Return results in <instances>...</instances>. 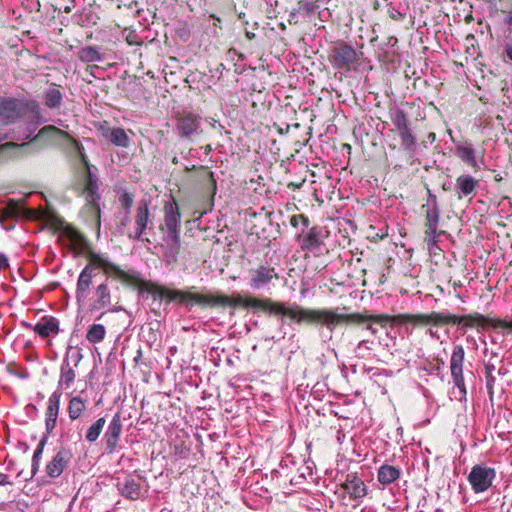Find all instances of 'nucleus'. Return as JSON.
Returning a JSON list of instances; mask_svg holds the SVG:
<instances>
[{
  "mask_svg": "<svg viewBox=\"0 0 512 512\" xmlns=\"http://www.w3.org/2000/svg\"><path fill=\"white\" fill-rule=\"evenodd\" d=\"M61 238L63 244L69 246L76 256L85 254L88 259V264L81 270L76 283L75 299L78 305H84L88 301L98 268L102 269L107 277H114L124 284L134 285L140 280L137 272L125 271L104 254L96 253L86 238L74 228H66Z\"/></svg>",
  "mask_w": 512,
  "mask_h": 512,
  "instance_id": "1",
  "label": "nucleus"
},
{
  "mask_svg": "<svg viewBox=\"0 0 512 512\" xmlns=\"http://www.w3.org/2000/svg\"><path fill=\"white\" fill-rule=\"evenodd\" d=\"M205 301L203 305L208 306H231L234 308L253 309L254 311H263L275 315H283L295 320L297 323L308 324V314L310 309L302 308L298 305L286 307L284 304L274 302L270 298L259 299L252 296H242L234 294L232 297L218 294H204Z\"/></svg>",
  "mask_w": 512,
  "mask_h": 512,
  "instance_id": "2",
  "label": "nucleus"
},
{
  "mask_svg": "<svg viewBox=\"0 0 512 512\" xmlns=\"http://www.w3.org/2000/svg\"><path fill=\"white\" fill-rule=\"evenodd\" d=\"M392 318L386 314H362V313H350V314H341L333 309H310L308 314V324H319L322 327L327 328L330 332L329 339L332 338V333L335 328L342 324H361L365 321L374 322L375 324H380L381 326H385Z\"/></svg>",
  "mask_w": 512,
  "mask_h": 512,
  "instance_id": "3",
  "label": "nucleus"
},
{
  "mask_svg": "<svg viewBox=\"0 0 512 512\" xmlns=\"http://www.w3.org/2000/svg\"><path fill=\"white\" fill-rule=\"evenodd\" d=\"M164 227L167 234L164 237L170 252L178 254L181 247L180 230H181V215L179 208L175 202H167L164 205Z\"/></svg>",
  "mask_w": 512,
  "mask_h": 512,
  "instance_id": "4",
  "label": "nucleus"
},
{
  "mask_svg": "<svg viewBox=\"0 0 512 512\" xmlns=\"http://www.w3.org/2000/svg\"><path fill=\"white\" fill-rule=\"evenodd\" d=\"M38 139H45L51 145L70 148L78 154L79 157L85 154L83 146L75 138L54 125H46L41 128L38 134L28 142V147Z\"/></svg>",
  "mask_w": 512,
  "mask_h": 512,
  "instance_id": "5",
  "label": "nucleus"
},
{
  "mask_svg": "<svg viewBox=\"0 0 512 512\" xmlns=\"http://www.w3.org/2000/svg\"><path fill=\"white\" fill-rule=\"evenodd\" d=\"M154 229V215L149 211V204L146 200L138 203L134 215L133 230L127 233L129 239L138 241H149L148 231Z\"/></svg>",
  "mask_w": 512,
  "mask_h": 512,
  "instance_id": "6",
  "label": "nucleus"
},
{
  "mask_svg": "<svg viewBox=\"0 0 512 512\" xmlns=\"http://www.w3.org/2000/svg\"><path fill=\"white\" fill-rule=\"evenodd\" d=\"M394 319L398 323H412L415 325L442 326L445 324L460 325L459 316L450 313L432 312L429 314H399Z\"/></svg>",
  "mask_w": 512,
  "mask_h": 512,
  "instance_id": "7",
  "label": "nucleus"
},
{
  "mask_svg": "<svg viewBox=\"0 0 512 512\" xmlns=\"http://www.w3.org/2000/svg\"><path fill=\"white\" fill-rule=\"evenodd\" d=\"M80 159L83 164L84 169V188L83 192L86 195V201L89 210H91L97 217L100 215V208L98 205V200L100 198L97 190H98V177L96 174L92 173L87 156L83 154L80 156Z\"/></svg>",
  "mask_w": 512,
  "mask_h": 512,
  "instance_id": "8",
  "label": "nucleus"
},
{
  "mask_svg": "<svg viewBox=\"0 0 512 512\" xmlns=\"http://www.w3.org/2000/svg\"><path fill=\"white\" fill-rule=\"evenodd\" d=\"M465 360V351L462 345H455L450 359V372L458 393L455 397L462 400L466 397V386L463 376V364Z\"/></svg>",
  "mask_w": 512,
  "mask_h": 512,
  "instance_id": "9",
  "label": "nucleus"
},
{
  "mask_svg": "<svg viewBox=\"0 0 512 512\" xmlns=\"http://www.w3.org/2000/svg\"><path fill=\"white\" fill-rule=\"evenodd\" d=\"M495 477L496 472L494 468L483 464H477L472 467L468 475V481L475 493H481L491 487Z\"/></svg>",
  "mask_w": 512,
  "mask_h": 512,
  "instance_id": "10",
  "label": "nucleus"
},
{
  "mask_svg": "<svg viewBox=\"0 0 512 512\" xmlns=\"http://www.w3.org/2000/svg\"><path fill=\"white\" fill-rule=\"evenodd\" d=\"M201 116L192 112H183L176 118V131L180 138L192 140L202 134Z\"/></svg>",
  "mask_w": 512,
  "mask_h": 512,
  "instance_id": "11",
  "label": "nucleus"
},
{
  "mask_svg": "<svg viewBox=\"0 0 512 512\" xmlns=\"http://www.w3.org/2000/svg\"><path fill=\"white\" fill-rule=\"evenodd\" d=\"M278 274L274 267L260 265L249 271V286L252 290L267 289L273 279H277Z\"/></svg>",
  "mask_w": 512,
  "mask_h": 512,
  "instance_id": "12",
  "label": "nucleus"
},
{
  "mask_svg": "<svg viewBox=\"0 0 512 512\" xmlns=\"http://www.w3.org/2000/svg\"><path fill=\"white\" fill-rule=\"evenodd\" d=\"M26 112L24 104L15 99L0 98V123L9 125L23 117Z\"/></svg>",
  "mask_w": 512,
  "mask_h": 512,
  "instance_id": "13",
  "label": "nucleus"
},
{
  "mask_svg": "<svg viewBox=\"0 0 512 512\" xmlns=\"http://www.w3.org/2000/svg\"><path fill=\"white\" fill-rule=\"evenodd\" d=\"M122 428L123 424L120 413H116L109 422L103 437L107 453H113L118 447Z\"/></svg>",
  "mask_w": 512,
  "mask_h": 512,
  "instance_id": "14",
  "label": "nucleus"
},
{
  "mask_svg": "<svg viewBox=\"0 0 512 512\" xmlns=\"http://www.w3.org/2000/svg\"><path fill=\"white\" fill-rule=\"evenodd\" d=\"M459 319H461V324L463 327H474L475 325H489L494 328H505L510 329L512 331V321H505L501 319H491L486 318L483 315L479 313L474 314H468L464 316H459Z\"/></svg>",
  "mask_w": 512,
  "mask_h": 512,
  "instance_id": "15",
  "label": "nucleus"
},
{
  "mask_svg": "<svg viewBox=\"0 0 512 512\" xmlns=\"http://www.w3.org/2000/svg\"><path fill=\"white\" fill-rule=\"evenodd\" d=\"M98 131L103 138L111 142L113 145L127 148L130 146V138L123 128H113L108 125L106 121L101 123Z\"/></svg>",
  "mask_w": 512,
  "mask_h": 512,
  "instance_id": "16",
  "label": "nucleus"
},
{
  "mask_svg": "<svg viewBox=\"0 0 512 512\" xmlns=\"http://www.w3.org/2000/svg\"><path fill=\"white\" fill-rule=\"evenodd\" d=\"M331 62L336 68H344L356 60L355 50L346 44H339L333 47L330 54Z\"/></svg>",
  "mask_w": 512,
  "mask_h": 512,
  "instance_id": "17",
  "label": "nucleus"
},
{
  "mask_svg": "<svg viewBox=\"0 0 512 512\" xmlns=\"http://www.w3.org/2000/svg\"><path fill=\"white\" fill-rule=\"evenodd\" d=\"M112 303L111 289L107 281L97 285L91 297L90 310L99 311L108 308Z\"/></svg>",
  "mask_w": 512,
  "mask_h": 512,
  "instance_id": "18",
  "label": "nucleus"
},
{
  "mask_svg": "<svg viewBox=\"0 0 512 512\" xmlns=\"http://www.w3.org/2000/svg\"><path fill=\"white\" fill-rule=\"evenodd\" d=\"M316 9L317 5H312L310 3L299 5L297 8L290 12L288 21L290 24L310 23L316 19Z\"/></svg>",
  "mask_w": 512,
  "mask_h": 512,
  "instance_id": "19",
  "label": "nucleus"
},
{
  "mask_svg": "<svg viewBox=\"0 0 512 512\" xmlns=\"http://www.w3.org/2000/svg\"><path fill=\"white\" fill-rule=\"evenodd\" d=\"M60 407V394L54 392L48 399V406L46 410L45 429L47 438L53 433L56 427L57 417Z\"/></svg>",
  "mask_w": 512,
  "mask_h": 512,
  "instance_id": "20",
  "label": "nucleus"
},
{
  "mask_svg": "<svg viewBox=\"0 0 512 512\" xmlns=\"http://www.w3.org/2000/svg\"><path fill=\"white\" fill-rule=\"evenodd\" d=\"M479 181L469 174H462L456 179L455 191L459 199L474 197Z\"/></svg>",
  "mask_w": 512,
  "mask_h": 512,
  "instance_id": "21",
  "label": "nucleus"
},
{
  "mask_svg": "<svg viewBox=\"0 0 512 512\" xmlns=\"http://www.w3.org/2000/svg\"><path fill=\"white\" fill-rule=\"evenodd\" d=\"M22 213V206L15 200H9L6 206L0 209V223L3 228L10 230L14 227V220Z\"/></svg>",
  "mask_w": 512,
  "mask_h": 512,
  "instance_id": "22",
  "label": "nucleus"
},
{
  "mask_svg": "<svg viewBox=\"0 0 512 512\" xmlns=\"http://www.w3.org/2000/svg\"><path fill=\"white\" fill-rule=\"evenodd\" d=\"M70 457L71 454L69 451L65 449L59 450L52 458V460L47 464V474L52 478L59 477L68 464Z\"/></svg>",
  "mask_w": 512,
  "mask_h": 512,
  "instance_id": "23",
  "label": "nucleus"
},
{
  "mask_svg": "<svg viewBox=\"0 0 512 512\" xmlns=\"http://www.w3.org/2000/svg\"><path fill=\"white\" fill-rule=\"evenodd\" d=\"M342 488L347 492L351 498L360 499L367 494L366 485L355 474H348L342 484Z\"/></svg>",
  "mask_w": 512,
  "mask_h": 512,
  "instance_id": "24",
  "label": "nucleus"
},
{
  "mask_svg": "<svg viewBox=\"0 0 512 512\" xmlns=\"http://www.w3.org/2000/svg\"><path fill=\"white\" fill-rule=\"evenodd\" d=\"M163 299H166L167 303L178 300L179 302L187 305L189 302L203 305V301H205L204 294L184 292L181 290H169L167 288Z\"/></svg>",
  "mask_w": 512,
  "mask_h": 512,
  "instance_id": "25",
  "label": "nucleus"
},
{
  "mask_svg": "<svg viewBox=\"0 0 512 512\" xmlns=\"http://www.w3.org/2000/svg\"><path fill=\"white\" fill-rule=\"evenodd\" d=\"M117 488L121 495L132 500L139 499L142 494L140 482L132 476H127L122 481L118 480Z\"/></svg>",
  "mask_w": 512,
  "mask_h": 512,
  "instance_id": "26",
  "label": "nucleus"
},
{
  "mask_svg": "<svg viewBox=\"0 0 512 512\" xmlns=\"http://www.w3.org/2000/svg\"><path fill=\"white\" fill-rule=\"evenodd\" d=\"M33 331L42 338L59 333V321L52 316H45L39 323L33 326Z\"/></svg>",
  "mask_w": 512,
  "mask_h": 512,
  "instance_id": "27",
  "label": "nucleus"
},
{
  "mask_svg": "<svg viewBox=\"0 0 512 512\" xmlns=\"http://www.w3.org/2000/svg\"><path fill=\"white\" fill-rule=\"evenodd\" d=\"M422 210L425 213V227L428 229L429 235L437 233L439 220H440V209L439 205L434 206H422Z\"/></svg>",
  "mask_w": 512,
  "mask_h": 512,
  "instance_id": "28",
  "label": "nucleus"
},
{
  "mask_svg": "<svg viewBox=\"0 0 512 512\" xmlns=\"http://www.w3.org/2000/svg\"><path fill=\"white\" fill-rule=\"evenodd\" d=\"M243 17H245V14H243ZM211 20H213V26L219 29L227 28V25H223L224 23H228L232 21L233 19L236 20V22L240 23V25L236 26L237 29H243L245 33H248V27L244 26V21L242 20V15H236V14H224L223 16H216L214 14H211L209 16ZM248 23L245 22V25Z\"/></svg>",
  "mask_w": 512,
  "mask_h": 512,
  "instance_id": "29",
  "label": "nucleus"
},
{
  "mask_svg": "<svg viewBox=\"0 0 512 512\" xmlns=\"http://www.w3.org/2000/svg\"><path fill=\"white\" fill-rule=\"evenodd\" d=\"M320 234L321 230L318 227H312L306 235L299 236L301 248L309 251L319 248Z\"/></svg>",
  "mask_w": 512,
  "mask_h": 512,
  "instance_id": "30",
  "label": "nucleus"
},
{
  "mask_svg": "<svg viewBox=\"0 0 512 512\" xmlns=\"http://www.w3.org/2000/svg\"><path fill=\"white\" fill-rule=\"evenodd\" d=\"M400 469L392 465H382L378 470L377 479L382 485H389L399 479Z\"/></svg>",
  "mask_w": 512,
  "mask_h": 512,
  "instance_id": "31",
  "label": "nucleus"
},
{
  "mask_svg": "<svg viewBox=\"0 0 512 512\" xmlns=\"http://www.w3.org/2000/svg\"><path fill=\"white\" fill-rule=\"evenodd\" d=\"M8 138L7 135H0V142ZM29 143L17 144L15 142H6L0 145V157L10 158L17 156L22 150L28 148Z\"/></svg>",
  "mask_w": 512,
  "mask_h": 512,
  "instance_id": "32",
  "label": "nucleus"
},
{
  "mask_svg": "<svg viewBox=\"0 0 512 512\" xmlns=\"http://www.w3.org/2000/svg\"><path fill=\"white\" fill-rule=\"evenodd\" d=\"M63 95L56 85H51L44 93V104L50 109H59L62 105Z\"/></svg>",
  "mask_w": 512,
  "mask_h": 512,
  "instance_id": "33",
  "label": "nucleus"
},
{
  "mask_svg": "<svg viewBox=\"0 0 512 512\" xmlns=\"http://www.w3.org/2000/svg\"><path fill=\"white\" fill-rule=\"evenodd\" d=\"M100 17L93 11L92 8H84L82 12L77 15L76 23L84 29L93 28L99 21Z\"/></svg>",
  "mask_w": 512,
  "mask_h": 512,
  "instance_id": "34",
  "label": "nucleus"
},
{
  "mask_svg": "<svg viewBox=\"0 0 512 512\" xmlns=\"http://www.w3.org/2000/svg\"><path fill=\"white\" fill-rule=\"evenodd\" d=\"M76 377V373L74 369L70 366V363L67 359L63 360L60 370V378L58 381V386L62 389H67L74 382Z\"/></svg>",
  "mask_w": 512,
  "mask_h": 512,
  "instance_id": "35",
  "label": "nucleus"
},
{
  "mask_svg": "<svg viewBox=\"0 0 512 512\" xmlns=\"http://www.w3.org/2000/svg\"><path fill=\"white\" fill-rule=\"evenodd\" d=\"M456 155L472 168H478L475 150L470 144H461L456 147Z\"/></svg>",
  "mask_w": 512,
  "mask_h": 512,
  "instance_id": "36",
  "label": "nucleus"
},
{
  "mask_svg": "<svg viewBox=\"0 0 512 512\" xmlns=\"http://www.w3.org/2000/svg\"><path fill=\"white\" fill-rule=\"evenodd\" d=\"M401 139V146L405 151L413 152L416 146V137L409 126L397 131Z\"/></svg>",
  "mask_w": 512,
  "mask_h": 512,
  "instance_id": "37",
  "label": "nucleus"
},
{
  "mask_svg": "<svg viewBox=\"0 0 512 512\" xmlns=\"http://www.w3.org/2000/svg\"><path fill=\"white\" fill-rule=\"evenodd\" d=\"M106 336V329L102 324L91 325L86 333V339L89 343L97 344L104 340Z\"/></svg>",
  "mask_w": 512,
  "mask_h": 512,
  "instance_id": "38",
  "label": "nucleus"
},
{
  "mask_svg": "<svg viewBox=\"0 0 512 512\" xmlns=\"http://www.w3.org/2000/svg\"><path fill=\"white\" fill-rule=\"evenodd\" d=\"M106 420L104 417L98 418L93 424H91L85 434V440L87 442H95L103 431Z\"/></svg>",
  "mask_w": 512,
  "mask_h": 512,
  "instance_id": "39",
  "label": "nucleus"
},
{
  "mask_svg": "<svg viewBox=\"0 0 512 512\" xmlns=\"http://www.w3.org/2000/svg\"><path fill=\"white\" fill-rule=\"evenodd\" d=\"M78 56L83 62H100L103 60L102 54L94 46H86L80 49Z\"/></svg>",
  "mask_w": 512,
  "mask_h": 512,
  "instance_id": "40",
  "label": "nucleus"
},
{
  "mask_svg": "<svg viewBox=\"0 0 512 512\" xmlns=\"http://www.w3.org/2000/svg\"><path fill=\"white\" fill-rule=\"evenodd\" d=\"M86 409V402L79 396L73 397L69 401L68 414L70 419H78L82 412Z\"/></svg>",
  "mask_w": 512,
  "mask_h": 512,
  "instance_id": "41",
  "label": "nucleus"
},
{
  "mask_svg": "<svg viewBox=\"0 0 512 512\" xmlns=\"http://www.w3.org/2000/svg\"><path fill=\"white\" fill-rule=\"evenodd\" d=\"M390 119L397 131L409 126V120L407 115L403 110L399 108H394L390 110Z\"/></svg>",
  "mask_w": 512,
  "mask_h": 512,
  "instance_id": "42",
  "label": "nucleus"
},
{
  "mask_svg": "<svg viewBox=\"0 0 512 512\" xmlns=\"http://www.w3.org/2000/svg\"><path fill=\"white\" fill-rule=\"evenodd\" d=\"M201 171V181L203 185L209 192H211L212 195H215L217 190V183L214 178L213 172L203 166L201 167Z\"/></svg>",
  "mask_w": 512,
  "mask_h": 512,
  "instance_id": "43",
  "label": "nucleus"
},
{
  "mask_svg": "<svg viewBox=\"0 0 512 512\" xmlns=\"http://www.w3.org/2000/svg\"><path fill=\"white\" fill-rule=\"evenodd\" d=\"M201 171V181L203 185L209 192H211L212 195H215L217 190V183L214 178L213 172L203 166L201 167Z\"/></svg>",
  "mask_w": 512,
  "mask_h": 512,
  "instance_id": "44",
  "label": "nucleus"
},
{
  "mask_svg": "<svg viewBox=\"0 0 512 512\" xmlns=\"http://www.w3.org/2000/svg\"><path fill=\"white\" fill-rule=\"evenodd\" d=\"M46 443H47V436H43L41 438V440L39 441L38 446L33 453V457H32V473L33 474H35L39 468V462L42 457V453H43Z\"/></svg>",
  "mask_w": 512,
  "mask_h": 512,
  "instance_id": "45",
  "label": "nucleus"
},
{
  "mask_svg": "<svg viewBox=\"0 0 512 512\" xmlns=\"http://www.w3.org/2000/svg\"><path fill=\"white\" fill-rule=\"evenodd\" d=\"M373 341L364 339L359 341L355 348L356 356L359 358H366L372 350Z\"/></svg>",
  "mask_w": 512,
  "mask_h": 512,
  "instance_id": "46",
  "label": "nucleus"
},
{
  "mask_svg": "<svg viewBox=\"0 0 512 512\" xmlns=\"http://www.w3.org/2000/svg\"><path fill=\"white\" fill-rule=\"evenodd\" d=\"M495 370V366L491 363L485 365V378H486V387L490 394L493 393V386L495 383V377L493 376V371Z\"/></svg>",
  "mask_w": 512,
  "mask_h": 512,
  "instance_id": "47",
  "label": "nucleus"
},
{
  "mask_svg": "<svg viewBox=\"0 0 512 512\" xmlns=\"http://www.w3.org/2000/svg\"><path fill=\"white\" fill-rule=\"evenodd\" d=\"M146 291L156 299H163L165 296L166 288L157 284H149L146 287Z\"/></svg>",
  "mask_w": 512,
  "mask_h": 512,
  "instance_id": "48",
  "label": "nucleus"
},
{
  "mask_svg": "<svg viewBox=\"0 0 512 512\" xmlns=\"http://www.w3.org/2000/svg\"><path fill=\"white\" fill-rule=\"evenodd\" d=\"M445 233L446 232L444 230L437 229V233H435L434 235H429L428 229H425V240L427 242L429 249H432L434 246H436L439 241V237L441 235H444Z\"/></svg>",
  "mask_w": 512,
  "mask_h": 512,
  "instance_id": "49",
  "label": "nucleus"
},
{
  "mask_svg": "<svg viewBox=\"0 0 512 512\" xmlns=\"http://www.w3.org/2000/svg\"><path fill=\"white\" fill-rule=\"evenodd\" d=\"M119 202L128 211L134 202L133 195L125 192L119 197Z\"/></svg>",
  "mask_w": 512,
  "mask_h": 512,
  "instance_id": "50",
  "label": "nucleus"
},
{
  "mask_svg": "<svg viewBox=\"0 0 512 512\" xmlns=\"http://www.w3.org/2000/svg\"><path fill=\"white\" fill-rule=\"evenodd\" d=\"M299 222H301L305 227L309 225V219L304 214L293 215L290 219L291 226L295 228L298 227Z\"/></svg>",
  "mask_w": 512,
  "mask_h": 512,
  "instance_id": "51",
  "label": "nucleus"
},
{
  "mask_svg": "<svg viewBox=\"0 0 512 512\" xmlns=\"http://www.w3.org/2000/svg\"><path fill=\"white\" fill-rule=\"evenodd\" d=\"M125 39L129 45H139L143 41V38L140 36V34H126Z\"/></svg>",
  "mask_w": 512,
  "mask_h": 512,
  "instance_id": "52",
  "label": "nucleus"
},
{
  "mask_svg": "<svg viewBox=\"0 0 512 512\" xmlns=\"http://www.w3.org/2000/svg\"><path fill=\"white\" fill-rule=\"evenodd\" d=\"M427 202L423 204L422 206H434L438 205L437 197L435 194L432 193V191L427 188Z\"/></svg>",
  "mask_w": 512,
  "mask_h": 512,
  "instance_id": "53",
  "label": "nucleus"
},
{
  "mask_svg": "<svg viewBox=\"0 0 512 512\" xmlns=\"http://www.w3.org/2000/svg\"><path fill=\"white\" fill-rule=\"evenodd\" d=\"M65 2V4L63 5L62 9L65 13H70L74 7H75V3H76V0H63Z\"/></svg>",
  "mask_w": 512,
  "mask_h": 512,
  "instance_id": "54",
  "label": "nucleus"
},
{
  "mask_svg": "<svg viewBox=\"0 0 512 512\" xmlns=\"http://www.w3.org/2000/svg\"><path fill=\"white\" fill-rule=\"evenodd\" d=\"M33 132H34V130L32 128H28L25 132H23L22 135L11 136V138L16 139V140H25V139H28L32 135Z\"/></svg>",
  "mask_w": 512,
  "mask_h": 512,
  "instance_id": "55",
  "label": "nucleus"
},
{
  "mask_svg": "<svg viewBox=\"0 0 512 512\" xmlns=\"http://www.w3.org/2000/svg\"><path fill=\"white\" fill-rule=\"evenodd\" d=\"M9 267V261L5 254L0 253V271H3Z\"/></svg>",
  "mask_w": 512,
  "mask_h": 512,
  "instance_id": "56",
  "label": "nucleus"
},
{
  "mask_svg": "<svg viewBox=\"0 0 512 512\" xmlns=\"http://www.w3.org/2000/svg\"><path fill=\"white\" fill-rule=\"evenodd\" d=\"M389 16L391 19L398 21L400 18H404L405 15L395 9L389 10Z\"/></svg>",
  "mask_w": 512,
  "mask_h": 512,
  "instance_id": "57",
  "label": "nucleus"
},
{
  "mask_svg": "<svg viewBox=\"0 0 512 512\" xmlns=\"http://www.w3.org/2000/svg\"><path fill=\"white\" fill-rule=\"evenodd\" d=\"M12 481H10V478L7 474L0 473V486L4 485H12Z\"/></svg>",
  "mask_w": 512,
  "mask_h": 512,
  "instance_id": "58",
  "label": "nucleus"
},
{
  "mask_svg": "<svg viewBox=\"0 0 512 512\" xmlns=\"http://www.w3.org/2000/svg\"><path fill=\"white\" fill-rule=\"evenodd\" d=\"M363 324H366L365 329L370 331V333L372 335H376L377 334L378 330L373 327V324H375L374 322L365 321Z\"/></svg>",
  "mask_w": 512,
  "mask_h": 512,
  "instance_id": "59",
  "label": "nucleus"
},
{
  "mask_svg": "<svg viewBox=\"0 0 512 512\" xmlns=\"http://www.w3.org/2000/svg\"><path fill=\"white\" fill-rule=\"evenodd\" d=\"M303 183H304V180L302 182H300V183H293V182H291V183L288 184V188H291L293 190L300 189L302 187Z\"/></svg>",
  "mask_w": 512,
  "mask_h": 512,
  "instance_id": "60",
  "label": "nucleus"
},
{
  "mask_svg": "<svg viewBox=\"0 0 512 512\" xmlns=\"http://www.w3.org/2000/svg\"><path fill=\"white\" fill-rule=\"evenodd\" d=\"M297 2V6L303 5L305 3H310L312 5H316L317 0H295Z\"/></svg>",
  "mask_w": 512,
  "mask_h": 512,
  "instance_id": "61",
  "label": "nucleus"
},
{
  "mask_svg": "<svg viewBox=\"0 0 512 512\" xmlns=\"http://www.w3.org/2000/svg\"><path fill=\"white\" fill-rule=\"evenodd\" d=\"M505 51L509 59L512 60V45L507 44Z\"/></svg>",
  "mask_w": 512,
  "mask_h": 512,
  "instance_id": "62",
  "label": "nucleus"
},
{
  "mask_svg": "<svg viewBox=\"0 0 512 512\" xmlns=\"http://www.w3.org/2000/svg\"><path fill=\"white\" fill-rule=\"evenodd\" d=\"M428 334H429L432 338H434V339H437V340L439 339V334H438V332H437V331H434L433 329H429V330H428Z\"/></svg>",
  "mask_w": 512,
  "mask_h": 512,
  "instance_id": "63",
  "label": "nucleus"
},
{
  "mask_svg": "<svg viewBox=\"0 0 512 512\" xmlns=\"http://www.w3.org/2000/svg\"><path fill=\"white\" fill-rule=\"evenodd\" d=\"M397 43V38H395L394 36H389L388 37V44L390 46H395Z\"/></svg>",
  "mask_w": 512,
  "mask_h": 512,
  "instance_id": "64",
  "label": "nucleus"
}]
</instances>
